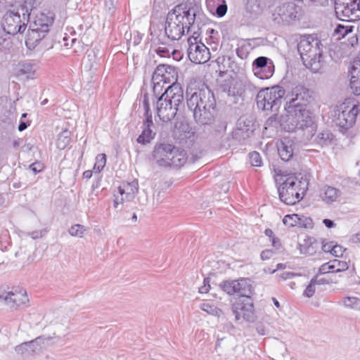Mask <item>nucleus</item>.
I'll return each mask as SVG.
<instances>
[{
  "label": "nucleus",
  "instance_id": "obj_21",
  "mask_svg": "<svg viewBox=\"0 0 360 360\" xmlns=\"http://www.w3.org/2000/svg\"><path fill=\"white\" fill-rule=\"evenodd\" d=\"M295 142L290 137H283L277 143L278 154L284 162L290 160L294 155Z\"/></svg>",
  "mask_w": 360,
  "mask_h": 360
},
{
  "label": "nucleus",
  "instance_id": "obj_28",
  "mask_svg": "<svg viewBox=\"0 0 360 360\" xmlns=\"http://www.w3.org/2000/svg\"><path fill=\"white\" fill-rule=\"evenodd\" d=\"M0 297H4L6 302L11 304V307L15 309L25 304V302L28 301L25 291H24V292H14L13 291H10L6 292L5 296L4 295H0Z\"/></svg>",
  "mask_w": 360,
  "mask_h": 360
},
{
  "label": "nucleus",
  "instance_id": "obj_60",
  "mask_svg": "<svg viewBox=\"0 0 360 360\" xmlns=\"http://www.w3.org/2000/svg\"><path fill=\"white\" fill-rule=\"evenodd\" d=\"M30 121L21 120L18 125V129L20 131H22L25 129H26L27 128V127L30 126Z\"/></svg>",
  "mask_w": 360,
  "mask_h": 360
},
{
  "label": "nucleus",
  "instance_id": "obj_19",
  "mask_svg": "<svg viewBox=\"0 0 360 360\" xmlns=\"http://www.w3.org/2000/svg\"><path fill=\"white\" fill-rule=\"evenodd\" d=\"M44 340L42 336H39L34 340L17 345L15 351L21 355H33L42 349Z\"/></svg>",
  "mask_w": 360,
  "mask_h": 360
},
{
  "label": "nucleus",
  "instance_id": "obj_63",
  "mask_svg": "<svg viewBox=\"0 0 360 360\" xmlns=\"http://www.w3.org/2000/svg\"><path fill=\"white\" fill-rule=\"evenodd\" d=\"M157 53L160 55L161 56H166L167 55H168L169 53V51L167 48H165V47H159L158 49H157Z\"/></svg>",
  "mask_w": 360,
  "mask_h": 360
},
{
  "label": "nucleus",
  "instance_id": "obj_46",
  "mask_svg": "<svg viewBox=\"0 0 360 360\" xmlns=\"http://www.w3.org/2000/svg\"><path fill=\"white\" fill-rule=\"evenodd\" d=\"M118 4V0H105V6L107 11L113 13Z\"/></svg>",
  "mask_w": 360,
  "mask_h": 360
},
{
  "label": "nucleus",
  "instance_id": "obj_50",
  "mask_svg": "<svg viewBox=\"0 0 360 360\" xmlns=\"http://www.w3.org/2000/svg\"><path fill=\"white\" fill-rule=\"evenodd\" d=\"M226 12H227V6L224 3L222 4L218 5L216 8V11H215L216 15L219 18L224 16L226 15Z\"/></svg>",
  "mask_w": 360,
  "mask_h": 360
},
{
  "label": "nucleus",
  "instance_id": "obj_18",
  "mask_svg": "<svg viewBox=\"0 0 360 360\" xmlns=\"http://www.w3.org/2000/svg\"><path fill=\"white\" fill-rule=\"evenodd\" d=\"M173 145L169 143H157L153 149L152 157L160 167H169L170 157L172 153Z\"/></svg>",
  "mask_w": 360,
  "mask_h": 360
},
{
  "label": "nucleus",
  "instance_id": "obj_49",
  "mask_svg": "<svg viewBox=\"0 0 360 360\" xmlns=\"http://www.w3.org/2000/svg\"><path fill=\"white\" fill-rule=\"evenodd\" d=\"M237 56L241 59H245L248 56V51L245 46H240L236 50Z\"/></svg>",
  "mask_w": 360,
  "mask_h": 360
},
{
  "label": "nucleus",
  "instance_id": "obj_38",
  "mask_svg": "<svg viewBox=\"0 0 360 360\" xmlns=\"http://www.w3.org/2000/svg\"><path fill=\"white\" fill-rule=\"evenodd\" d=\"M193 117L195 120L196 122H198L199 124L209 125V124H211L214 120L213 114H193Z\"/></svg>",
  "mask_w": 360,
  "mask_h": 360
},
{
  "label": "nucleus",
  "instance_id": "obj_34",
  "mask_svg": "<svg viewBox=\"0 0 360 360\" xmlns=\"http://www.w3.org/2000/svg\"><path fill=\"white\" fill-rule=\"evenodd\" d=\"M202 96H203V90H199L194 92L191 97L187 99V107L189 111L198 112V110H199L198 102L200 101Z\"/></svg>",
  "mask_w": 360,
  "mask_h": 360
},
{
  "label": "nucleus",
  "instance_id": "obj_9",
  "mask_svg": "<svg viewBox=\"0 0 360 360\" xmlns=\"http://www.w3.org/2000/svg\"><path fill=\"white\" fill-rule=\"evenodd\" d=\"M221 290L229 295H237V298L244 299L252 297L254 287L252 281L248 278H240L237 280H224L219 284Z\"/></svg>",
  "mask_w": 360,
  "mask_h": 360
},
{
  "label": "nucleus",
  "instance_id": "obj_58",
  "mask_svg": "<svg viewBox=\"0 0 360 360\" xmlns=\"http://www.w3.org/2000/svg\"><path fill=\"white\" fill-rule=\"evenodd\" d=\"M314 242H315V239L311 237H307L304 240V243L305 245H307L308 247H310V249L311 250V252H313V253L314 252V248L313 247V244Z\"/></svg>",
  "mask_w": 360,
  "mask_h": 360
},
{
  "label": "nucleus",
  "instance_id": "obj_23",
  "mask_svg": "<svg viewBox=\"0 0 360 360\" xmlns=\"http://www.w3.org/2000/svg\"><path fill=\"white\" fill-rule=\"evenodd\" d=\"M308 115V114H281L279 117L281 126L288 131H294L298 129L299 116Z\"/></svg>",
  "mask_w": 360,
  "mask_h": 360
},
{
  "label": "nucleus",
  "instance_id": "obj_27",
  "mask_svg": "<svg viewBox=\"0 0 360 360\" xmlns=\"http://www.w3.org/2000/svg\"><path fill=\"white\" fill-rule=\"evenodd\" d=\"M347 262L338 259H333L322 264L319 269V274H324L329 272H341L348 269Z\"/></svg>",
  "mask_w": 360,
  "mask_h": 360
},
{
  "label": "nucleus",
  "instance_id": "obj_45",
  "mask_svg": "<svg viewBox=\"0 0 360 360\" xmlns=\"http://www.w3.org/2000/svg\"><path fill=\"white\" fill-rule=\"evenodd\" d=\"M296 186L295 188H297V191H299L300 193H302V197L304 196L308 186V182L306 179L304 181L299 180L297 176H296Z\"/></svg>",
  "mask_w": 360,
  "mask_h": 360
},
{
  "label": "nucleus",
  "instance_id": "obj_51",
  "mask_svg": "<svg viewBox=\"0 0 360 360\" xmlns=\"http://www.w3.org/2000/svg\"><path fill=\"white\" fill-rule=\"evenodd\" d=\"M44 165L40 162H35L30 165V169L34 173L38 174L43 170Z\"/></svg>",
  "mask_w": 360,
  "mask_h": 360
},
{
  "label": "nucleus",
  "instance_id": "obj_64",
  "mask_svg": "<svg viewBox=\"0 0 360 360\" xmlns=\"http://www.w3.org/2000/svg\"><path fill=\"white\" fill-rule=\"evenodd\" d=\"M355 70H356V72H359V74H360V60H355L354 62L351 72H354Z\"/></svg>",
  "mask_w": 360,
  "mask_h": 360
},
{
  "label": "nucleus",
  "instance_id": "obj_62",
  "mask_svg": "<svg viewBox=\"0 0 360 360\" xmlns=\"http://www.w3.org/2000/svg\"><path fill=\"white\" fill-rule=\"evenodd\" d=\"M271 241L273 247H274L276 249L278 250L281 247V243L278 238L275 236L274 238L271 240Z\"/></svg>",
  "mask_w": 360,
  "mask_h": 360
},
{
  "label": "nucleus",
  "instance_id": "obj_36",
  "mask_svg": "<svg viewBox=\"0 0 360 360\" xmlns=\"http://www.w3.org/2000/svg\"><path fill=\"white\" fill-rule=\"evenodd\" d=\"M345 22L346 24H338L334 30L335 34L338 35L339 37L343 38L354 30V26L351 25L350 22Z\"/></svg>",
  "mask_w": 360,
  "mask_h": 360
},
{
  "label": "nucleus",
  "instance_id": "obj_42",
  "mask_svg": "<svg viewBox=\"0 0 360 360\" xmlns=\"http://www.w3.org/2000/svg\"><path fill=\"white\" fill-rule=\"evenodd\" d=\"M86 231V228L84 226L76 224L72 225L68 230L69 233L72 236L79 237L82 238Z\"/></svg>",
  "mask_w": 360,
  "mask_h": 360
},
{
  "label": "nucleus",
  "instance_id": "obj_26",
  "mask_svg": "<svg viewBox=\"0 0 360 360\" xmlns=\"http://www.w3.org/2000/svg\"><path fill=\"white\" fill-rule=\"evenodd\" d=\"M298 129L307 130L311 136L315 134L317 129V120L314 114L299 116Z\"/></svg>",
  "mask_w": 360,
  "mask_h": 360
},
{
  "label": "nucleus",
  "instance_id": "obj_5",
  "mask_svg": "<svg viewBox=\"0 0 360 360\" xmlns=\"http://www.w3.org/2000/svg\"><path fill=\"white\" fill-rule=\"evenodd\" d=\"M30 15L26 6H20L15 11H6L1 22L4 31L12 35L23 33L29 22Z\"/></svg>",
  "mask_w": 360,
  "mask_h": 360
},
{
  "label": "nucleus",
  "instance_id": "obj_39",
  "mask_svg": "<svg viewBox=\"0 0 360 360\" xmlns=\"http://www.w3.org/2000/svg\"><path fill=\"white\" fill-rule=\"evenodd\" d=\"M152 139H153L152 130L149 128H143L141 134L137 138V142L145 145L148 143Z\"/></svg>",
  "mask_w": 360,
  "mask_h": 360
},
{
  "label": "nucleus",
  "instance_id": "obj_40",
  "mask_svg": "<svg viewBox=\"0 0 360 360\" xmlns=\"http://www.w3.org/2000/svg\"><path fill=\"white\" fill-rule=\"evenodd\" d=\"M342 303L346 307L360 309V299L358 297H346L343 298Z\"/></svg>",
  "mask_w": 360,
  "mask_h": 360
},
{
  "label": "nucleus",
  "instance_id": "obj_41",
  "mask_svg": "<svg viewBox=\"0 0 360 360\" xmlns=\"http://www.w3.org/2000/svg\"><path fill=\"white\" fill-rule=\"evenodd\" d=\"M106 164V155L104 153L98 154L96 158V162L94 166V170L96 173H100Z\"/></svg>",
  "mask_w": 360,
  "mask_h": 360
},
{
  "label": "nucleus",
  "instance_id": "obj_11",
  "mask_svg": "<svg viewBox=\"0 0 360 360\" xmlns=\"http://www.w3.org/2000/svg\"><path fill=\"white\" fill-rule=\"evenodd\" d=\"M296 175L288 174L278 187L280 200L286 205H295L302 199V195L295 188Z\"/></svg>",
  "mask_w": 360,
  "mask_h": 360
},
{
  "label": "nucleus",
  "instance_id": "obj_53",
  "mask_svg": "<svg viewBox=\"0 0 360 360\" xmlns=\"http://www.w3.org/2000/svg\"><path fill=\"white\" fill-rule=\"evenodd\" d=\"M215 307L216 306L211 304L210 303H202L200 306V309L202 311H206L209 314L212 315V314H213L214 309L215 308Z\"/></svg>",
  "mask_w": 360,
  "mask_h": 360
},
{
  "label": "nucleus",
  "instance_id": "obj_48",
  "mask_svg": "<svg viewBox=\"0 0 360 360\" xmlns=\"http://www.w3.org/2000/svg\"><path fill=\"white\" fill-rule=\"evenodd\" d=\"M160 120L163 122H168L169 121L174 119L176 120V117L181 116L182 114H157Z\"/></svg>",
  "mask_w": 360,
  "mask_h": 360
},
{
  "label": "nucleus",
  "instance_id": "obj_47",
  "mask_svg": "<svg viewBox=\"0 0 360 360\" xmlns=\"http://www.w3.org/2000/svg\"><path fill=\"white\" fill-rule=\"evenodd\" d=\"M345 250L346 249L342 246L336 244L332 247L331 255L337 257H342Z\"/></svg>",
  "mask_w": 360,
  "mask_h": 360
},
{
  "label": "nucleus",
  "instance_id": "obj_55",
  "mask_svg": "<svg viewBox=\"0 0 360 360\" xmlns=\"http://www.w3.org/2000/svg\"><path fill=\"white\" fill-rule=\"evenodd\" d=\"M125 199V197L118 195L114 194V200H113V207L117 209L118 208V206L120 204L123 203L124 200Z\"/></svg>",
  "mask_w": 360,
  "mask_h": 360
},
{
  "label": "nucleus",
  "instance_id": "obj_31",
  "mask_svg": "<svg viewBox=\"0 0 360 360\" xmlns=\"http://www.w3.org/2000/svg\"><path fill=\"white\" fill-rule=\"evenodd\" d=\"M172 152L174 153H172L173 154L170 157L169 167H180L183 166L187 160L188 157L186 152L174 146H173Z\"/></svg>",
  "mask_w": 360,
  "mask_h": 360
},
{
  "label": "nucleus",
  "instance_id": "obj_37",
  "mask_svg": "<svg viewBox=\"0 0 360 360\" xmlns=\"http://www.w3.org/2000/svg\"><path fill=\"white\" fill-rule=\"evenodd\" d=\"M359 72L355 70L354 72H351L350 79V88L355 95L360 94V74Z\"/></svg>",
  "mask_w": 360,
  "mask_h": 360
},
{
  "label": "nucleus",
  "instance_id": "obj_35",
  "mask_svg": "<svg viewBox=\"0 0 360 360\" xmlns=\"http://www.w3.org/2000/svg\"><path fill=\"white\" fill-rule=\"evenodd\" d=\"M70 132L68 129L63 130L58 135L56 146L59 150H64L70 145Z\"/></svg>",
  "mask_w": 360,
  "mask_h": 360
},
{
  "label": "nucleus",
  "instance_id": "obj_6",
  "mask_svg": "<svg viewBox=\"0 0 360 360\" xmlns=\"http://www.w3.org/2000/svg\"><path fill=\"white\" fill-rule=\"evenodd\" d=\"M151 82L153 84V94L147 92L145 88H142L141 94L138 96L136 101L133 105V109L137 112H150L151 110L150 105H152L153 109L156 111V102L158 98L164 94L165 89L167 86V84L159 80H154L152 77Z\"/></svg>",
  "mask_w": 360,
  "mask_h": 360
},
{
  "label": "nucleus",
  "instance_id": "obj_8",
  "mask_svg": "<svg viewBox=\"0 0 360 360\" xmlns=\"http://www.w3.org/2000/svg\"><path fill=\"white\" fill-rule=\"evenodd\" d=\"M223 91L226 94V103L234 110L239 108L243 104L248 90H251L252 85L250 83H243L241 81H226L222 85Z\"/></svg>",
  "mask_w": 360,
  "mask_h": 360
},
{
  "label": "nucleus",
  "instance_id": "obj_16",
  "mask_svg": "<svg viewBox=\"0 0 360 360\" xmlns=\"http://www.w3.org/2000/svg\"><path fill=\"white\" fill-rule=\"evenodd\" d=\"M257 126L255 114H243L238 120L237 128L233 131V138L239 142L245 141L255 131Z\"/></svg>",
  "mask_w": 360,
  "mask_h": 360
},
{
  "label": "nucleus",
  "instance_id": "obj_59",
  "mask_svg": "<svg viewBox=\"0 0 360 360\" xmlns=\"http://www.w3.org/2000/svg\"><path fill=\"white\" fill-rule=\"evenodd\" d=\"M319 275H320V274L318 273L316 276H314L312 278H316V282H315L316 285H323V284H328L329 283V281L327 280L326 278H322L319 279L318 278Z\"/></svg>",
  "mask_w": 360,
  "mask_h": 360
},
{
  "label": "nucleus",
  "instance_id": "obj_22",
  "mask_svg": "<svg viewBox=\"0 0 360 360\" xmlns=\"http://www.w3.org/2000/svg\"><path fill=\"white\" fill-rule=\"evenodd\" d=\"M358 114H334L333 122L344 133L350 129L356 122Z\"/></svg>",
  "mask_w": 360,
  "mask_h": 360
},
{
  "label": "nucleus",
  "instance_id": "obj_10",
  "mask_svg": "<svg viewBox=\"0 0 360 360\" xmlns=\"http://www.w3.org/2000/svg\"><path fill=\"white\" fill-rule=\"evenodd\" d=\"M335 12L338 18L351 22L360 20V0H335Z\"/></svg>",
  "mask_w": 360,
  "mask_h": 360
},
{
  "label": "nucleus",
  "instance_id": "obj_12",
  "mask_svg": "<svg viewBox=\"0 0 360 360\" xmlns=\"http://www.w3.org/2000/svg\"><path fill=\"white\" fill-rule=\"evenodd\" d=\"M231 310L236 321L243 318L247 322L254 323L257 320L252 297L236 298L231 304Z\"/></svg>",
  "mask_w": 360,
  "mask_h": 360
},
{
  "label": "nucleus",
  "instance_id": "obj_24",
  "mask_svg": "<svg viewBox=\"0 0 360 360\" xmlns=\"http://www.w3.org/2000/svg\"><path fill=\"white\" fill-rule=\"evenodd\" d=\"M276 12L283 21L289 22L297 18V6L292 2L282 4L279 6Z\"/></svg>",
  "mask_w": 360,
  "mask_h": 360
},
{
  "label": "nucleus",
  "instance_id": "obj_14",
  "mask_svg": "<svg viewBox=\"0 0 360 360\" xmlns=\"http://www.w3.org/2000/svg\"><path fill=\"white\" fill-rule=\"evenodd\" d=\"M173 136L180 144L186 147L192 146L195 141V131L182 115L176 118Z\"/></svg>",
  "mask_w": 360,
  "mask_h": 360
},
{
  "label": "nucleus",
  "instance_id": "obj_4",
  "mask_svg": "<svg viewBox=\"0 0 360 360\" xmlns=\"http://www.w3.org/2000/svg\"><path fill=\"white\" fill-rule=\"evenodd\" d=\"M53 22V13H41L37 15L34 20L30 23L25 39L27 46L29 49L34 48L47 35Z\"/></svg>",
  "mask_w": 360,
  "mask_h": 360
},
{
  "label": "nucleus",
  "instance_id": "obj_43",
  "mask_svg": "<svg viewBox=\"0 0 360 360\" xmlns=\"http://www.w3.org/2000/svg\"><path fill=\"white\" fill-rule=\"evenodd\" d=\"M249 161L253 167H261L263 164L260 154L257 151H252L248 154Z\"/></svg>",
  "mask_w": 360,
  "mask_h": 360
},
{
  "label": "nucleus",
  "instance_id": "obj_20",
  "mask_svg": "<svg viewBox=\"0 0 360 360\" xmlns=\"http://www.w3.org/2000/svg\"><path fill=\"white\" fill-rule=\"evenodd\" d=\"M283 222L285 226L290 227L297 226L304 229H312L314 226L313 220L311 217L297 214L285 215Z\"/></svg>",
  "mask_w": 360,
  "mask_h": 360
},
{
  "label": "nucleus",
  "instance_id": "obj_61",
  "mask_svg": "<svg viewBox=\"0 0 360 360\" xmlns=\"http://www.w3.org/2000/svg\"><path fill=\"white\" fill-rule=\"evenodd\" d=\"M29 236L33 239L40 238L43 236L42 231H34L29 233Z\"/></svg>",
  "mask_w": 360,
  "mask_h": 360
},
{
  "label": "nucleus",
  "instance_id": "obj_56",
  "mask_svg": "<svg viewBox=\"0 0 360 360\" xmlns=\"http://www.w3.org/2000/svg\"><path fill=\"white\" fill-rule=\"evenodd\" d=\"M299 250L302 254L304 255H313V252H311V250L310 249V247H308L307 245L304 244H299Z\"/></svg>",
  "mask_w": 360,
  "mask_h": 360
},
{
  "label": "nucleus",
  "instance_id": "obj_1",
  "mask_svg": "<svg viewBox=\"0 0 360 360\" xmlns=\"http://www.w3.org/2000/svg\"><path fill=\"white\" fill-rule=\"evenodd\" d=\"M152 77L154 80H159L167 86L164 94L158 98L156 112L174 110L181 112L184 107L183 90L177 82V70L174 67L168 65H159L155 68Z\"/></svg>",
  "mask_w": 360,
  "mask_h": 360
},
{
  "label": "nucleus",
  "instance_id": "obj_15",
  "mask_svg": "<svg viewBox=\"0 0 360 360\" xmlns=\"http://www.w3.org/2000/svg\"><path fill=\"white\" fill-rule=\"evenodd\" d=\"M293 98L284 105L286 112H305L310 98L309 89L303 86H297L292 91Z\"/></svg>",
  "mask_w": 360,
  "mask_h": 360
},
{
  "label": "nucleus",
  "instance_id": "obj_17",
  "mask_svg": "<svg viewBox=\"0 0 360 360\" xmlns=\"http://www.w3.org/2000/svg\"><path fill=\"white\" fill-rule=\"evenodd\" d=\"M254 75L260 79H266L272 77L274 72L273 61L265 56H259L254 60L252 65Z\"/></svg>",
  "mask_w": 360,
  "mask_h": 360
},
{
  "label": "nucleus",
  "instance_id": "obj_13",
  "mask_svg": "<svg viewBox=\"0 0 360 360\" xmlns=\"http://www.w3.org/2000/svg\"><path fill=\"white\" fill-rule=\"evenodd\" d=\"M188 57L191 62L196 64L205 63L210 60V53L209 49L198 40V36H191L187 40Z\"/></svg>",
  "mask_w": 360,
  "mask_h": 360
},
{
  "label": "nucleus",
  "instance_id": "obj_57",
  "mask_svg": "<svg viewBox=\"0 0 360 360\" xmlns=\"http://www.w3.org/2000/svg\"><path fill=\"white\" fill-rule=\"evenodd\" d=\"M334 242L333 241H330V242H328V243H323L322 245V250L325 252H330L331 254V250H332V247H334Z\"/></svg>",
  "mask_w": 360,
  "mask_h": 360
},
{
  "label": "nucleus",
  "instance_id": "obj_33",
  "mask_svg": "<svg viewBox=\"0 0 360 360\" xmlns=\"http://www.w3.org/2000/svg\"><path fill=\"white\" fill-rule=\"evenodd\" d=\"M335 139L334 134L329 129H324L319 132L314 139V141L321 147L330 146Z\"/></svg>",
  "mask_w": 360,
  "mask_h": 360
},
{
  "label": "nucleus",
  "instance_id": "obj_2",
  "mask_svg": "<svg viewBox=\"0 0 360 360\" xmlns=\"http://www.w3.org/2000/svg\"><path fill=\"white\" fill-rule=\"evenodd\" d=\"M196 11L194 7H188L187 4H179L167 14L165 27V33L171 40H179L187 32H191L195 20Z\"/></svg>",
  "mask_w": 360,
  "mask_h": 360
},
{
  "label": "nucleus",
  "instance_id": "obj_52",
  "mask_svg": "<svg viewBox=\"0 0 360 360\" xmlns=\"http://www.w3.org/2000/svg\"><path fill=\"white\" fill-rule=\"evenodd\" d=\"M275 254V252L270 249H266L262 251L260 254V257L262 260H266L271 258Z\"/></svg>",
  "mask_w": 360,
  "mask_h": 360
},
{
  "label": "nucleus",
  "instance_id": "obj_7",
  "mask_svg": "<svg viewBox=\"0 0 360 360\" xmlns=\"http://www.w3.org/2000/svg\"><path fill=\"white\" fill-rule=\"evenodd\" d=\"M285 89L279 86L262 89L257 93V105L262 110L278 112L285 95Z\"/></svg>",
  "mask_w": 360,
  "mask_h": 360
},
{
  "label": "nucleus",
  "instance_id": "obj_44",
  "mask_svg": "<svg viewBox=\"0 0 360 360\" xmlns=\"http://www.w3.org/2000/svg\"><path fill=\"white\" fill-rule=\"evenodd\" d=\"M315 282H316V278L311 279L309 285L306 287V288L303 292V295L304 297H308V298L313 297V295H314L315 291H316Z\"/></svg>",
  "mask_w": 360,
  "mask_h": 360
},
{
  "label": "nucleus",
  "instance_id": "obj_29",
  "mask_svg": "<svg viewBox=\"0 0 360 360\" xmlns=\"http://www.w3.org/2000/svg\"><path fill=\"white\" fill-rule=\"evenodd\" d=\"M199 110L198 112L204 111L205 112H210L212 110H214L215 103L213 94L209 89L203 90V96H201L200 101L198 102Z\"/></svg>",
  "mask_w": 360,
  "mask_h": 360
},
{
  "label": "nucleus",
  "instance_id": "obj_30",
  "mask_svg": "<svg viewBox=\"0 0 360 360\" xmlns=\"http://www.w3.org/2000/svg\"><path fill=\"white\" fill-rule=\"evenodd\" d=\"M36 66L29 61L18 63L15 68V73L17 76H25L27 78H33L36 72Z\"/></svg>",
  "mask_w": 360,
  "mask_h": 360
},
{
  "label": "nucleus",
  "instance_id": "obj_54",
  "mask_svg": "<svg viewBox=\"0 0 360 360\" xmlns=\"http://www.w3.org/2000/svg\"><path fill=\"white\" fill-rule=\"evenodd\" d=\"M145 115L146 117L143 123V128L150 129L151 126L153 125L152 114H145Z\"/></svg>",
  "mask_w": 360,
  "mask_h": 360
},
{
  "label": "nucleus",
  "instance_id": "obj_25",
  "mask_svg": "<svg viewBox=\"0 0 360 360\" xmlns=\"http://www.w3.org/2000/svg\"><path fill=\"white\" fill-rule=\"evenodd\" d=\"M118 193L123 196L125 195V200L127 201L132 200L135 195L139 192V182L137 179H134L131 182H123L122 186L118 188Z\"/></svg>",
  "mask_w": 360,
  "mask_h": 360
},
{
  "label": "nucleus",
  "instance_id": "obj_3",
  "mask_svg": "<svg viewBox=\"0 0 360 360\" xmlns=\"http://www.w3.org/2000/svg\"><path fill=\"white\" fill-rule=\"evenodd\" d=\"M321 41L311 36L301 38L297 51L304 65L313 72H318L322 68L323 51Z\"/></svg>",
  "mask_w": 360,
  "mask_h": 360
},
{
  "label": "nucleus",
  "instance_id": "obj_32",
  "mask_svg": "<svg viewBox=\"0 0 360 360\" xmlns=\"http://www.w3.org/2000/svg\"><path fill=\"white\" fill-rule=\"evenodd\" d=\"M340 191L333 186H326L320 196L323 201L331 204L340 195Z\"/></svg>",
  "mask_w": 360,
  "mask_h": 360
}]
</instances>
